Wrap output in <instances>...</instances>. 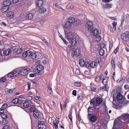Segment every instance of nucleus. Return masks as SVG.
<instances>
[{
	"instance_id": "obj_7",
	"label": "nucleus",
	"mask_w": 129,
	"mask_h": 129,
	"mask_svg": "<svg viewBox=\"0 0 129 129\" xmlns=\"http://www.w3.org/2000/svg\"><path fill=\"white\" fill-rule=\"evenodd\" d=\"M38 127L39 129H46V125L44 124L43 121H39Z\"/></svg>"
},
{
	"instance_id": "obj_59",
	"label": "nucleus",
	"mask_w": 129,
	"mask_h": 129,
	"mask_svg": "<svg viewBox=\"0 0 129 129\" xmlns=\"http://www.w3.org/2000/svg\"><path fill=\"white\" fill-rule=\"evenodd\" d=\"M75 73L76 74H79L80 73V71L79 69H77L75 72Z\"/></svg>"
},
{
	"instance_id": "obj_49",
	"label": "nucleus",
	"mask_w": 129,
	"mask_h": 129,
	"mask_svg": "<svg viewBox=\"0 0 129 129\" xmlns=\"http://www.w3.org/2000/svg\"><path fill=\"white\" fill-rule=\"evenodd\" d=\"M90 66V64L89 62L88 61L86 62H85V65L84 66L87 68H88Z\"/></svg>"
},
{
	"instance_id": "obj_61",
	"label": "nucleus",
	"mask_w": 129,
	"mask_h": 129,
	"mask_svg": "<svg viewBox=\"0 0 129 129\" xmlns=\"http://www.w3.org/2000/svg\"><path fill=\"white\" fill-rule=\"evenodd\" d=\"M16 89L15 88H14L12 89H9V93H12L13 92V91H14Z\"/></svg>"
},
{
	"instance_id": "obj_38",
	"label": "nucleus",
	"mask_w": 129,
	"mask_h": 129,
	"mask_svg": "<svg viewBox=\"0 0 129 129\" xmlns=\"http://www.w3.org/2000/svg\"><path fill=\"white\" fill-rule=\"evenodd\" d=\"M8 123V118L6 119H4L2 121V123L1 124H2L3 125L6 124Z\"/></svg>"
},
{
	"instance_id": "obj_44",
	"label": "nucleus",
	"mask_w": 129,
	"mask_h": 129,
	"mask_svg": "<svg viewBox=\"0 0 129 129\" xmlns=\"http://www.w3.org/2000/svg\"><path fill=\"white\" fill-rule=\"evenodd\" d=\"M83 98V94L82 93H80L78 95V99L79 100H82Z\"/></svg>"
},
{
	"instance_id": "obj_32",
	"label": "nucleus",
	"mask_w": 129,
	"mask_h": 129,
	"mask_svg": "<svg viewBox=\"0 0 129 129\" xmlns=\"http://www.w3.org/2000/svg\"><path fill=\"white\" fill-rule=\"evenodd\" d=\"M1 117L2 119H6L8 118V115L5 114V113H3L0 114Z\"/></svg>"
},
{
	"instance_id": "obj_47",
	"label": "nucleus",
	"mask_w": 129,
	"mask_h": 129,
	"mask_svg": "<svg viewBox=\"0 0 129 129\" xmlns=\"http://www.w3.org/2000/svg\"><path fill=\"white\" fill-rule=\"evenodd\" d=\"M43 41L44 43L47 46H48L49 47L50 46V44L47 41H46V40L45 39H44V40H42Z\"/></svg>"
},
{
	"instance_id": "obj_55",
	"label": "nucleus",
	"mask_w": 129,
	"mask_h": 129,
	"mask_svg": "<svg viewBox=\"0 0 129 129\" xmlns=\"http://www.w3.org/2000/svg\"><path fill=\"white\" fill-rule=\"evenodd\" d=\"M35 110H36L35 109L34 107H31L29 110V111L30 112H33L35 111Z\"/></svg>"
},
{
	"instance_id": "obj_14",
	"label": "nucleus",
	"mask_w": 129,
	"mask_h": 129,
	"mask_svg": "<svg viewBox=\"0 0 129 129\" xmlns=\"http://www.w3.org/2000/svg\"><path fill=\"white\" fill-rule=\"evenodd\" d=\"M108 85H104V86L99 88L98 90V91H107L108 90Z\"/></svg>"
},
{
	"instance_id": "obj_1",
	"label": "nucleus",
	"mask_w": 129,
	"mask_h": 129,
	"mask_svg": "<svg viewBox=\"0 0 129 129\" xmlns=\"http://www.w3.org/2000/svg\"><path fill=\"white\" fill-rule=\"evenodd\" d=\"M119 119L120 118H118L115 120L112 129H122L120 127L121 121Z\"/></svg>"
},
{
	"instance_id": "obj_28",
	"label": "nucleus",
	"mask_w": 129,
	"mask_h": 129,
	"mask_svg": "<svg viewBox=\"0 0 129 129\" xmlns=\"http://www.w3.org/2000/svg\"><path fill=\"white\" fill-rule=\"evenodd\" d=\"M1 10L2 13L5 12L8 10V8L6 6H4L1 8Z\"/></svg>"
},
{
	"instance_id": "obj_12",
	"label": "nucleus",
	"mask_w": 129,
	"mask_h": 129,
	"mask_svg": "<svg viewBox=\"0 0 129 129\" xmlns=\"http://www.w3.org/2000/svg\"><path fill=\"white\" fill-rule=\"evenodd\" d=\"M33 115L37 119L39 120L41 119V118L40 117V115L39 112L38 111L35 110V111L33 113Z\"/></svg>"
},
{
	"instance_id": "obj_24",
	"label": "nucleus",
	"mask_w": 129,
	"mask_h": 129,
	"mask_svg": "<svg viewBox=\"0 0 129 129\" xmlns=\"http://www.w3.org/2000/svg\"><path fill=\"white\" fill-rule=\"evenodd\" d=\"M37 5L39 7H41L43 4V2L42 0H39L36 3Z\"/></svg>"
},
{
	"instance_id": "obj_27",
	"label": "nucleus",
	"mask_w": 129,
	"mask_h": 129,
	"mask_svg": "<svg viewBox=\"0 0 129 129\" xmlns=\"http://www.w3.org/2000/svg\"><path fill=\"white\" fill-rule=\"evenodd\" d=\"M112 103L113 104V107L115 108H117L118 107L119 104L117 103L115 100H113Z\"/></svg>"
},
{
	"instance_id": "obj_31",
	"label": "nucleus",
	"mask_w": 129,
	"mask_h": 129,
	"mask_svg": "<svg viewBox=\"0 0 129 129\" xmlns=\"http://www.w3.org/2000/svg\"><path fill=\"white\" fill-rule=\"evenodd\" d=\"M46 11V9L44 8H40L38 12L40 13H43Z\"/></svg>"
},
{
	"instance_id": "obj_17",
	"label": "nucleus",
	"mask_w": 129,
	"mask_h": 129,
	"mask_svg": "<svg viewBox=\"0 0 129 129\" xmlns=\"http://www.w3.org/2000/svg\"><path fill=\"white\" fill-rule=\"evenodd\" d=\"M95 106H90L88 109V111L89 113H92L95 110Z\"/></svg>"
},
{
	"instance_id": "obj_50",
	"label": "nucleus",
	"mask_w": 129,
	"mask_h": 129,
	"mask_svg": "<svg viewBox=\"0 0 129 129\" xmlns=\"http://www.w3.org/2000/svg\"><path fill=\"white\" fill-rule=\"evenodd\" d=\"M8 106V105L7 104V103H4L2 105V108L4 109V110H5L7 107Z\"/></svg>"
},
{
	"instance_id": "obj_53",
	"label": "nucleus",
	"mask_w": 129,
	"mask_h": 129,
	"mask_svg": "<svg viewBox=\"0 0 129 129\" xmlns=\"http://www.w3.org/2000/svg\"><path fill=\"white\" fill-rule=\"evenodd\" d=\"M8 0H7L3 2V4L5 6H6L8 7Z\"/></svg>"
},
{
	"instance_id": "obj_43",
	"label": "nucleus",
	"mask_w": 129,
	"mask_h": 129,
	"mask_svg": "<svg viewBox=\"0 0 129 129\" xmlns=\"http://www.w3.org/2000/svg\"><path fill=\"white\" fill-rule=\"evenodd\" d=\"M82 84V83L79 82H76L75 83L74 85L76 87H80Z\"/></svg>"
},
{
	"instance_id": "obj_52",
	"label": "nucleus",
	"mask_w": 129,
	"mask_h": 129,
	"mask_svg": "<svg viewBox=\"0 0 129 129\" xmlns=\"http://www.w3.org/2000/svg\"><path fill=\"white\" fill-rule=\"evenodd\" d=\"M124 17L125 21L127 23H128L129 22V17L126 16H125Z\"/></svg>"
},
{
	"instance_id": "obj_41",
	"label": "nucleus",
	"mask_w": 129,
	"mask_h": 129,
	"mask_svg": "<svg viewBox=\"0 0 129 129\" xmlns=\"http://www.w3.org/2000/svg\"><path fill=\"white\" fill-rule=\"evenodd\" d=\"M35 71L36 75H40L41 74V71L39 69H38L37 68L36 69H35Z\"/></svg>"
},
{
	"instance_id": "obj_58",
	"label": "nucleus",
	"mask_w": 129,
	"mask_h": 129,
	"mask_svg": "<svg viewBox=\"0 0 129 129\" xmlns=\"http://www.w3.org/2000/svg\"><path fill=\"white\" fill-rule=\"evenodd\" d=\"M18 71H14L12 73H13L14 75L16 76L18 74Z\"/></svg>"
},
{
	"instance_id": "obj_2",
	"label": "nucleus",
	"mask_w": 129,
	"mask_h": 129,
	"mask_svg": "<svg viewBox=\"0 0 129 129\" xmlns=\"http://www.w3.org/2000/svg\"><path fill=\"white\" fill-rule=\"evenodd\" d=\"M121 39L124 41L127 42L129 39V31H126L125 33L121 34Z\"/></svg>"
},
{
	"instance_id": "obj_16",
	"label": "nucleus",
	"mask_w": 129,
	"mask_h": 129,
	"mask_svg": "<svg viewBox=\"0 0 129 129\" xmlns=\"http://www.w3.org/2000/svg\"><path fill=\"white\" fill-rule=\"evenodd\" d=\"M109 78L107 76H106L105 78L103 79L102 83L104 85H108V82Z\"/></svg>"
},
{
	"instance_id": "obj_26",
	"label": "nucleus",
	"mask_w": 129,
	"mask_h": 129,
	"mask_svg": "<svg viewBox=\"0 0 129 129\" xmlns=\"http://www.w3.org/2000/svg\"><path fill=\"white\" fill-rule=\"evenodd\" d=\"M84 60L83 59H81L79 60V64L82 67H84L85 65Z\"/></svg>"
},
{
	"instance_id": "obj_56",
	"label": "nucleus",
	"mask_w": 129,
	"mask_h": 129,
	"mask_svg": "<svg viewBox=\"0 0 129 129\" xmlns=\"http://www.w3.org/2000/svg\"><path fill=\"white\" fill-rule=\"evenodd\" d=\"M14 75L13 73L12 72L9 73V77H12Z\"/></svg>"
},
{
	"instance_id": "obj_60",
	"label": "nucleus",
	"mask_w": 129,
	"mask_h": 129,
	"mask_svg": "<svg viewBox=\"0 0 129 129\" xmlns=\"http://www.w3.org/2000/svg\"><path fill=\"white\" fill-rule=\"evenodd\" d=\"M112 7V5L111 4H107L106 5L105 7L106 8H111Z\"/></svg>"
},
{
	"instance_id": "obj_42",
	"label": "nucleus",
	"mask_w": 129,
	"mask_h": 129,
	"mask_svg": "<svg viewBox=\"0 0 129 129\" xmlns=\"http://www.w3.org/2000/svg\"><path fill=\"white\" fill-rule=\"evenodd\" d=\"M95 36V40L97 41H100L101 39V36L99 35H97Z\"/></svg>"
},
{
	"instance_id": "obj_13",
	"label": "nucleus",
	"mask_w": 129,
	"mask_h": 129,
	"mask_svg": "<svg viewBox=\"0 0 129 129\" xmlns=\"http://www.w3.org/2000/svg\"><path fill=\"white\" fill-rule=\"evenodd\" d=\"M30 54H31V51L28 50L23 52V53L22 56L24 57H28L30 56Z\"/></svg>"
},
{
	"instance_id": "obj_62",
	"label": "nucleus",
	"mask_w": 129,
	"mask_h": 129,
	"mask_svg": "<svg viewBox=\"0 0 129 129\" xmlns=\"http://www.w3.org/2000/svg\"><path fill=\"white\" fill-rule=\"evenodd\" d=\"M67 101H68L67 99H66L65 101L64 104V105L63 106V107H64V108H66L67 103Z\"/></svg>"
},
{
	"instance_id": "obj_21",
	"label": "nucleus",
	"mask_w": 129,
	"mask_h": 129,
	"mask_svg": "<svg viewBox=\"0 0 129 129\" xmlns=\"http://www.w3.org/2000/svg\"><path fill=\"white\" fill-rule=\"evenodd\" d=\"M7 51L5 49L3 48L1 52V55L3 56L5 55L7 56L8 55V53H7Z\"/></svg>"
},
{
	"instance_id": "obj_30",
	"label": "nucleus",
	"mask_w": 129,
	"mask_h": 129,
	"mask_svg": "<svg viewBox=\"0 0 129 129\" xmlns=\"http://www.w3.org/2000/svg\"><path fill=\"white\" fill-rule=\"evenodd\" d=\"M77 39L75 38H74L72 40L70 44H72L75 46L77 44Z\"/></svg>"
},
{
	"instance_id": "obj_3",
	"label": "nucleus",
	"mask_w": 129,
	"mask_h": 129,
	"mask_svg": "<svg viewBox=\"0 0 129 129\" xmlns=\"http://www.w3.org/2000/svg\"><path fill=\"white\" fill-rule=\"evenodd\" d=\"M93 114L88 113V117L90 122L91 123L94 122L96 120L97 118L95 115H93Z\"/></svg>"
},
{
	"instance_id": "obj_36",
	"label": "nucleus",
	"mask_w": 129,
	"mask_h": 129,
	"mask_svg": "<svg viewBox=\"0 0 129 129\" xmlns=\"http://www.w3.org/2000/svg\"><path fill=\"white\" fill-rule=\"evenodd\" d=\"M22 48L19 46V47L18 48V49L17 50L16 54H19L22 52Z\"/></svg>"
},
{
	"instance_id": "obj_45",
	"label": "nucleus",
	"mask_w": 129,
	"mask_h": 129,
	"mask_svg": "<svg viewBox=\"0 0 129 129\" xmlns=\"http://www.w3.org/2000/svg\"><path fill=\"white\" fill-rule=\"evenodd\" d=\"M92 127L93 128V129H100V128H99L98 126L96 124H92Z\"/></svg>"
},
{
	"instance_id": "obj_33",
	"label": "nucleus",
	"mask_w": 129,
	"mask_h": 129,
	"mask_svg": "<svg viewBox=\"0 0 129 129\" xmlns=\"http://www.w3.org/2000/svg\"><path fill=\"white\" fill-rule=\"evenodd\" d=\"M93 31L92 34L94 36H96L99 33V31L98 29L95 28L94 30L92 31Z\"/></svg>"
},
{
	"instance_id": "obj_6",
	"label": "nucleus",
	"mask_w": 129,
	"mask_h": 129,
	"mask_svg": "<svg viewBox=\"0 0 129 129\" xmlns=\"http://www.w3.org/2000/svg\"><path fill=\"white\" fill-rule=\"evenodd\" d=\"M65 35L69 40H71L72 39L73 37V35L71 32H68L67 31L64 30Z\"/></svg>"
},
{
	"instance_id": "obj_63",
	"label": "nucleus",
	"mask_w": 129,
	"mask_h": 129,
	"mask_svg": "<svg viewBox=\"0 0 129 129\" xmlns=\"http://www.w3.org/2000/svg\"><path fill=\"white\" fill-rule=\"evenodd\" d=\"M90 89L91 91H92L96 92V88L94 87H91Z\"/></svg>"
},
{
	"instance_id": "obj_46",
	"label": "nucleus",
	"mask_w": 129,
	"mask_h": 129,
	"mask_svg": "<svg viewBox=\"0 0 129 129\" xmlns=\"http://www.w3.org/2000/svg\"><path fill=\"white\" fill-rule=\"evenodd\" d=\"M69 115L68 116L69 118L70 119L71 121H72V111H69Z\"/></svg>"
},
{
	"instance_id": "obj_10",
	"label": "nucleus",
	"mask_w": 129,
	"mask_h": 129,
	"mask_svg": "<svg viewBox=\"0 0 129 129\" xmlns=\"http://www.w3.org/2000/svg\"><path fill=\"white\" fill-rule=\"evenodd\" d=\"M75 47L74 45L70 44L68 45L66 49L67 51L70 53L71 51H73Z\"/></svg>"
},
{
	"instance_id": "obj_20",
	"label": "nucleus",
	"mask_w": 129,
	"mask_h": 129,
	"mask_svg": "<svg viewBox=\"0 0 129 129\" xmlns=\"http://www.w3.org/2000/svg\"><path fill=\"white\" fill-rule=\"evenodd\" d=\"M68 21L71 24L74 23L75 22V20L74 17H70L68 19Z\"/></svg>"
},
{
	"instance_id": "obj_64",
	"label": "nucleus",
	"mask_w": 129,
	"mask_h": 129,
	"mask_svg": "<svg viewBox=\"0 0 129 129\" xmlns=\"http://www.w3.org/2000/svg\"><path fill=\"white\" fill-rule=\"evenodd\" d=\"M4 109L2 108H0V114L4 113Z\"/></svg>"
},
{
	"instance_id": "obj_15",
	"label": "nucleus",
	"mask_w": 129,
	"mask_h": 129,
	"mask_svg": "<svg viewBox=\"0 0 129 129\" xmlns=\"http://www.w3.org/2000/svg\"><path fill=\"white\" fill-rule=\"evenodd\" d=\"M74 54L76 56H78L80 55L81 51L79 48L77 47L76 48L74 51Z\"/></svg>"
},
{
	"instance_id": "obj_51",
	"label": "nucleus",
	"mask_w": 129,
	"mask_h": 129,
	"mask_svg": "<svg viewBox=\"0 0 129 129\" xmlns=\"http://www.w3.org/2000/svg\"><path fill=\"white\" fill-rule=\"evenodd\" d=\"M49 94H52V91L51 88L48 87L47 90Z\"/></svg>"
},
{
	"instance_id": "obj_22",
	"label": "nucleus",
	"mask_w": 129,
	"mask_h": 129,
	"mask_svg": "<svg viewBox=\"0 0 129 129\" xmlns=\"http://www.w3.org/2000/svg\"><path fill=\"white\" fill-rule=\"evenodd\" d=\"M31 53L30 56L31 58L33 59H36L37 57V54L35 52H32L31 51Z\"/></svg>"
},
{
	"instance_id": "obj_34",
	"label": "nucleus",
	"mask_w": 129,
	"mask_h": 129,
	"mask_svg": "<svg viewBox=\"0 0 129 129\" xmlns=\"http://www.w3.org/2000/svg\"><path fill=\"white\" fill-rule=\"evenodd\" d=\"M23 105L25 108H27L30 106V104L27 102L25 101L23 104Z\"/></svg>"
},
{
	"instance_id": "obj_37",
	"label": "nucleus",
	"mask_w": 129,
	"mask_h": 129,
	"mask_svg": "<svg viewBox=\"0 0 129 129\" xmlns=\"http://www.w3.org/2000/svg\"><path fill=\"white\" fill-rule=\"evenodd\" d=\"M99 54L101 56L104 55L105 54V52L104 50L102 48H101L99 50Z\"/></svg>"
},
{
	"instance_id": "obj_11",
	"label": "nucleus",
	"mask_w": 129,
	"mask_h": 129,
	"mask_svg": "<svg viewBox=\"0 0 129 129\" xmlns=\"http://www.w3.org/2000/svg\"><path fill=\"white\" fill-rule=\"evenodd\" d=\"M23 101L22 100H20L18 98H15L12 101V102L14 104H21L23 103Z\"/></svg>"
},
{
	"instance_id": "obj_39",
	"label": "nucleus",
	"mask_w": 129,
	"mask_h": 129,
	"mask_svg": "<svg viewBox=\"0 0 129 129\" xmlns=\"http://www.w3.org/2000/svg\"><path fill=\"white\" fill-rule=\"evenodd\" d=\"M37 68L38 69L42 71L44 69V67L42 65H39L37 66Z\"/></svg>"
},
{
	"instance_id": "obj_8",
	"label": "nucleus",
	"mask_w": 129,
	"mask_h": 129,
	"mask_svg": "<svg viewBox=\"0 0 129 129\" xmlns=\"http://www.w3.org/2000/svg\"><path fill=\"white\" fill-rule=\"evenodd\" d=\"M19 47L18 46H11L10 48H9V55L11 52H13V53H15Z\"/></svg>"
},
{
	"instance_id": "obj_5",
	"label": "nucleus",
	"mask_w": 129,
	"mask_h": 129,
	"mask_svg": "<svg viewBox=\"0 0 129 129\" xmlns=\"http://www.w3.org/2000/svg\"><path fill=\"white\" fill-rule=\"evenodd\" d=\"M93 23L89 21L87 22L86 26V27H88L89 31L92 32L93 30Z\"/></svg>"
},
{
	"instance_id": "obj_23",
	"label": "nucleus",
	"mask_w": 129,
	"mask_h": 129,
	"mask_svg": "<svg viewBox=\"0 0 129 129\" xmlns=\"http://www.w3.org/2000/svg\"><path fill=\"white\" fill-rule=\"evenodd\" d=\"M122 98V95L120 93H117V100L119 101H120L119 102L120 103H122V102H121L120 100H121Z\"/></svg>"
},
{
	"instance_id": "obj_19",
	"label": "nucleus",
	"mask_w": 129,
	"mask_h": 129,
	"mask_svg": "<svg viewBox=\"0 0 129 129\" xmlns=\"http://www.w3.org/2000/svg\"><path fill=\"white\" fill-rule=\"evenodd\" d=\"M71 26V24L68 22H66L64 25H63V27L66 28H69Z\"/></svg>"
},
{
	"instance_id": "obj_54",
	"label": "nucleus",
	"mask_w": 129,
	"mask_h": 129,
	"mask_svg": "<svg viewBox=\"0 0 129 129\" xmlns=\"http://www.w3.org/2000/svg\"><path fill=\"white\" fill-rule=\"evenodd\" d=\"M117 23V22H114L113 23V28L114 30H116V28Z\"/></svg>"
},
{
	"instance_id": "obj_57",
	"label": "nucleus",
	"mask_w": 129,
	"mask_h": 129,
	"mask_svg": "<svg viewBox=\"0 0 129 129\" xmlns=\"http://www.w3.org/2000/svg\"><path fill=\"white\" fill-rule=\"evenodd\" d=\"M58 123L57 122L54 123V125L55 127V128L56 129H58Z\"/></svg>"
},
{
	"instance_id": "obj_18",
	"label": "nucleus",
	"mask_w": 129,
	"mask_h": 129,
	"mask_svg": "<svg viewBox=\"0 0 129 129\" xmlns=\"http://www.w3.org/2000/svg\"><path fill=\"white\" fill-rule=\"evenodd\" d=\"M102 76L101 75L96 76L95 79V82L98 83L101 80Z\"/></svg>"
},
{
	"instance_id": "obj_25",
	"label": "nucleus",
	"mask_w": 129,
	"mask_h": 129,
	"mask_svg": "<svg viewBox=\"0 0 129 129\" xmlns=\"http://www.w3.org/2000/svg\"><path fill=\"white\" fill-rule=\"evenodd\" d=\"M96 103L99 104V105H100L102 103V99L100 97H98L96 99Z\"/></svg>"
},
{
	"instance_id": "obj_29",
	"label": "nucleus",
	"mask_w": 129,
	"mask_h": 129,
	"mask_svg": "<svg viewBox=\"0 0 129 129\" xmlns=\"http://www.w3.org/2000/svg\"><path fill=\"white\" fill-rule=\"evenodd\" d=\"M90 66L92 68H95L97 67V63L94 61H92L90 64Z\"/></svg>"
},
{
	"instance_id": "obj_48",
	"label": "nucleus",
	"mask_w": 129,
	"mask_h": 129,
	"mask_svg": "<svg viewBox=\"0 0 129 129\" xmlns=\"http://www.w3.org/2000/svg\"><path fill=\"white\" fill-rule=\"evenodd\" d=\"M6 79L5 77L1 78L0 79V82H5L6 81Z\"/></svg>"
},
{
	"instance_id": "obj_35",
	"label": "nucleus",
	"mask_w": 129,
	"mask_h": 129,
	"mask_svg": "<svg viewBox=\"0 0 129 129\" xmlns=\"http://www.w3.org/2000/svg\"><path fill=\"white\" fill-rule=\"evenodd\" d=\"M33 16V15L32 13H30L27 14L26 16V18L29 19H32Z\"/></svg>"
},
{
	"instance_id": "obj_40",
	"label": "nucleus",
	"mask_w": 129,
	"mask_h": 129,
	"mask_svg": "<svg viewBox=\"0 0 129 129\" xmlns=\"http://www.w3.org/2000/svg\"><path fill=\"white\" fill-rule=\"evenodd\" d=\"M14 13L13 12H9V17L10 18H12L14 17Z\"/></svg>"
},
{
	"instance_id": "obj_9",
	"label": "nucleus",
	"mask_w": 129,
	"mask_h": 129,
	"mask_svg": "<svg viewBox=\"0 0 129 129\" xmlns=\"http://www.w3.org/2000/svg\"><path fill=\"white\" fill-rule=\"evenodd\" d=\"M120 120L121 121L120 123H121V119H123L124 121H129V115L128 114H123L122 116H121V118H119Z\"/></svg>"
},
{
	"instance_id": "obj_4",
	"label": "nucleus",
	"mask_w": 129,
	"mask_h": 129,
	"mask_svg": "<svg viewBox=\"0 0 129 129\" xmlns=\"http://www.w3.org/2000/svg\"><path fill=\"white\" fill-rule=\"evenodd\" d=\"M18 74H20L22 76H27L28 73V71L26 69H21L18 71Z\"/></svg>"
}]
</instances>
